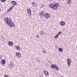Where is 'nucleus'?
<instances>
[{
    "instance_id": "f257e3e1",
    "label": "nucleus",
    "mask_w": 77,
    "mask_h": 77,
    "mask_svg": "<svg viewBox=\"0 0 77 77\" xmlns=\"http://www.w3.org/2000/svg\"><path fill=\"white\" fill-rule=\"evenodd\" d=\"M4 21L10 27H15L14 23L12 22L10 18L7 17H5Z\"/></svg>"
},
{
    "instance_id": "f03ea898",
    "label": "nucleus",
    "mask_w": 77,
    "mask_h": 77,
    "mask_svg": "<svg viewBox=\"0 0 77 77\" xmlns=\"http://www.w3.org/2000/svg\"><path fill=\"white\" fill-rule=\"evenodd\" d=\"M39 15L41 16V17H44L45 18H48L50 17V14L47 13H44L43 11H42L39 13Z\"/></svg>"
},
{
    "instance_id": "7ed1b4c3",
    "label": "nucleus",
    "mask_w": 77,
    "mask_h": 77,
    "mask_svg": "<svg viewBox=\"0 0 77 77\" xmlns=\"http://www.w3.org/2000/svg\"><path fill=\"white\" fill-rule=\"evenodd\" d=\"M49 7L51 9H53L55 10H56L57 8V6H59V4L58 3H56L55 4H51L49 5Z\"/></svg>"
},
{
    "instance_id": "20e7f679",
    "label": "nucleus",
    "mask_w": 77,
    "mask_h": 77,
    "mask_svg": "<svg viewBox=\"0 0 77 77\" xmlns=\"http://www.w3.org/2000/svg\"><path fill=\"white\" fill-rule=\"evenodd\" d=\"M51 67L53 69L55 68V69H56L57 71H59V67L57 66H56L54 64H52L51 66Z\"/></svg>"
},
{
    "instance_id": "39448f33",
    "label": "nucleus",
    "mask_w": 77,
    "mask_h": 77,
    "mask_svg": "<svg viewBox=\"0 0 77 77\" xmlns=\"http://www.w3.org/2000/svg\"><path fill=\"white\" fill-rule=\"evenodd\" d=\"M67 65H68L69 67V66H71V59H68L67 60Z\"/></svg>"
},
{
    "instance_id": "423d86ee",
    "label": "nucleus",
    "mask_w": 77,
    "mask_h": 77,
    "mask_svg": "<svg viewBox=\"0 0 77 77\" xmlns=\"http://www.w3.org/2000/svg\"><path fill=\"white\" fill-rule=\"evenodd\" d=\"M31 10L30 9L28 8L27 9V12L29 16L32 15V13L31 12Z\"/></svg>"
},
{
    "instance_id": "0eeeda50",
    "label": "nucleus",
    "mask_w": 77,
    "mask_h": 77,
    "mask_svg": "<svg viewBox=\"0 0 77 77\" xmlns=\"http://www.w3.org/2000/svg\"><path fill=\"white\" fill-rule=\"evenodd\" d=\"M16 56L17 57H21V54L19 52H17L16 54Z\"/></svg>"
},
{
    "instance_id": "6e6552de",
    "label": "nucleus",
    "mask_w": 77,
    "mask_h": 77,
    "mask_svg": "<svg viewBox=\"0 0 77 77\" xmlns=\"http://www.w3.org/2000/svg\"><path fill=\"white\" fill-rule=\"evenodd\" d=\"M44 74H45L46 76H48L49 75V73L48 72V71L46 70L44 71Z\"/></svg>"
},
{
    "instance_id": "1a4fd4ad",
    "label": "nucleus",
    "mask_w": 77,
    "mask_h": 77,
    "mask_svg": "<svg viewBox=\"0 0 77 77\" xmlns=\"http://www.w3.org/2000/svg\"><path fill=\"white\" fill-rule=\"evenodd\" d=\"M65 23L64 21H61L60 22V25L61 26H65Z\"/></svg>"
},
{
    "instance_id": "9d476101",
    "label": "nucleus",
    "mask_w": 77,
    "mask_h": 77,
    "mask_svg": "<svg viewBox=\"0 0 77 77\" xmlns=\"http://www.w3.org/2000/svg\"><path fill=\"white\" fill-rule=\"evenodd\" d=\"M1 65H4V64H5V63H6V60H2L1 61Z\"/></svg>"
},
{
    "instance_id": "9b49d317",
    "label": "nucleus",
    "mask_w": 77,
    "mask_h": 77,
    "mask_svg": "<svg viewBox=\"0 0 77 77\" xmlns=\"http://www.w3.org/2000/svg\"><path fill=\"white\" fill-rule=\"evenodd\" d=\"M16 49H17L18 51L21 50V48L19 46H17L15 47Z\"/></svg>"
},
{
    "instance_id": "f8f14e48",
    "label": "nucleus",
    "mask_w": 77,
    "mask_h": 77,
    "mask_svg": "<svg viewBox=\"0 0 77 77\" xmlns=\"http://www.w3.org/2000/svg\"><path fill=\"white\" fill-rule=\"evenodd\" d=\"M31 4L32 5V6H34V7L36 6V3L33 2H32Z\"/></svg>"
},
{
    "instance_id": "ddd939ff",
    "label": "nucleus",
    "mask_w": 77,
    "mask_h": 77,
    "mask_svg": "<svg viewBox=\"0 0 77 77\" xmlns=\"http://www.w3.org/2000/svg\"><path fill=\"white\" fill-rule=\"evenodd\" d=\"M9 45L10 46H12L13 45V42H8Z\"/></svg>"
},
{
    "instance_id": "4468645a",
    "label": "nucleus",
    "mask_w": 77,
    "mask_h": 77,
    "mask_svg": "<svg viewBox=\"0 0 77 77\" xmlns=\"http://www.w3.org/2000/svg\"><path fill=\"white\" fill-rule=\"evenodd\" d=\"M12 4L13 5H14V6H16V5H17V2H16L13 1H12Z\"/></svg>"
},
{
    "instance_id": "2eb2a0df",
    "label": "nucleus",
    "mask_w": 77,
    "mask_h": 77,
    "mask_svg": "<svg viewBox=\"0 0 77 77\" xmlns=\"http://www.w3.org/2000/svg\"><path fill=\"white\" fill-rule=\"evenodd\" d=\"M71 0H68L67 1V3L68 5H71Z\"/></svg>"
},
{
    "instance_id": "dca6fc26",
    "label": "nucleus",
    "mask_w": 77,
    "mask_h": 77,
    "mask_svg": "<svg viewBox=\"0 0 77 77\" xmlns=\"http://www.w3.org/2000/svg\"><path fill=\"white\" fill-rule=\"evenodd\" d=\"M39 34L41 35H44V31H40V32L39 33Z\"/></svg>"
},
{
    "instance_id": "f3484780",
    "label": "nucleus",
    "mask_w": 77,
    "mask_h": 77,
    "mask_svg": "<svg viewBox=\"0 0 77 77\" xmlns=\"http://www.w3.org/2000/svg\"><path fill=\"white\" fill-rule=\"evenodd\" d=\"M13 63H10L9 64V66L10 67H12V66H13Z\"/></svg>"
},
{
    "instance_id": "a211bd4d",
    "label": "nucleus",
    "mask_w": 77,
    "mask_h": 77,
    "mask_svg": "<svg viewBox=\"0 0 77 77\" xmlns=\"http://www.w3.org/2000/svg\"><path fill=\"white\" fill-rule=\"evenodd\" d=\"M58 50L59 51H60V52H61V51H62L63 49L62 48H58Z\"/></svg>"
},
{
    "instance_id": "6ab92c4d",
    "label": "nucleus",
    "mask_w": 77,
    "mask_h": 77,
    "mask_svg": "<svg viewBox=\"0 0 77 77\" xmlns=\"http://www.w3.org/2000/svg\"><path fill=\"white\" fill-rule=\"evenodd\" d=\"M58 37H59V35L57 34L55 36V39H57Z\"/></svg>"
},
{
    "instance_id": "aec40b11",
    "label": "nucleus",
    "mask_w": 77,
    "mask_h": 77,
    "mask_svg": "<svg viewBox=\"0 0 77 77\" xmlns=\"http://www.w3.org/2000/svg\"><path fill=\"white\" fill-rule=\"evenodd\" d=\"M14 8V5H12L10 8L12 10Z\"/></svg>"
},
{
    "instance_id": "412c9836",
    "label": "nucleus",
    "mask_w": 77,
    "mask_h": 77,
    "mask_svg": "<svg viewBox=\"0 0 77 77\" xmlns=\"http://www.w3.org/2000/svg\"><path fill=\"white\" fill-rule=\"evenodd\" d=\"M1 2L4 3L5 2H6V0H0Z\"/></svg>"
},
{
    "instance_id": "4be33fe9",
    "label": "nucleus",
    "mask_w": 77,
    "mask_h": 77,
    "mask_svg": "<svg viewBox=\"0 0 77 77\" xmlns=\"http://www.w3.org/2000/svg\"><path fill=\"white\" fill-rule=\"evenodd\" d=\"M12 10L10 8L9 9L8 11H7V12H9Z\"/></svg>"
},
{
    "instance_id": "5701e85b",
    "label": "nucleus",
    "mask_w": 77,
    "mask_h": 77,
    "mask_svg": "<svg viewBox=\"0 0 77 77\" xmlns=\"http://www.w3.org/2000/svg\"><path fill=\"white\" fill-rule=\"evenodd\" d=\"M61 33H62V32H59L58 33V35H60V34H61Z\"/></svg>"
},
{
    "instance_id": "b1692460",
    "label": "nucleus",
    "mask_w": 77,
    "mask_h": 77,
    "mask_svg": "<svg viewBox=\"0 0 77 77\" xmlns=\"http://www.w3.org/2000/svg\"><path fill=\"white\" fill-rule=\"evenodd\" d=\"M43 53H46V51L45 50H43L42 51Z\"/></svg>"
},
{
    "instance_id": "393cba45",
    "label": "nucleus",
    "mask_w": 77,
    "mask_h": 77,
    "mask_svg": "<svg viewBox=\"0 0 77 77\" xmlns=\"http://www.w3.org/2000/svg\"><path fill=\"white\" fill-rule=\"evenodd\" d=\"M37 60L38 62H39V63H40L41 62V61L40 60Z\"/></svg>"
},
{
    "instance_id": "a878e982",
    "label": "nucleus",
    "mask_w": 77,
    "mask_h": 77,
    "mask_svg": "<svg viewBox=\"0 0 77 77\" xmlns=\"http://www.w3.org/2000/svg\"><path fill=\"white\" fill-rule=\"evenodd\" d=\"M8 77V75H5L4 77Z\"/></svg>"
},
{
    "instance_id": "bb28decb",
    "label": "nucleus",
    "mask_w": 77,
    "mask_h": 77,
    "mask_svg": "<svg viewBox=\"0 0 77 77\" xmlns=\"http://www.w3.org/2000/svg\"><path fill=\"white\" fill-rule=\"evenodd\" d=\"M37 38H39V35H37Z\"/></svg>"
},
{
    "instance_id": "cd10ccee",
    "label": "nucleus",
    "mask_w": 77,
    "mask_h": 77,
    "mask_svg": "<svg viewBox=\"0 0 77 77\" xmlns=\"http://www.w3.org/2000/svg\"><path fill=\"white\" fill-rule=\"evenodd\" d=\"M21 41H23V38H21Z\"/></svg>"
},
{
    "instance_id": "c85d7f7f",
    "label": "nucleus",
    "mask_w": 77,
    "mask_h": 77,
    "mask_svg": "<svg viewBox=\"0 0 77 77\" xmlns=\"http://www.w3.org/2000/svg\"><path fill=\"white\" fill-rule=\"evenodd\" d=\"M1 11V8H0V12Z\"/></svg>"
},
{
    "instance_id": "c756f323",
    "label": "nucleus",
    "mask_w": 77,
    "mask_h": 77,
    "mask_svg": "<svg viewBox=\"0 0 77 77\" xmlns=\"http://www.w3.org/2000/svg\"><path fill=\"white\" fill-rule=\"evenodd\" d=\"M49 1H51V0H48Z\"/></svg>"
},
{
    "instance_id": "7c9ffc66",
    "label": "nucleus",
    "mask_w": 77,
    "mask_h": 77,
    "mask_svg": "<svg viewBox=\"0 0 77 77\" xmlns=\"http://www.w3.org/2000/svg\"><path fill=\"white\" fill-rule=\"evenodd\" d=\"M7 77H9V76H8V75H7Z\"/></svg>"
},
{
    "instance_id": "2f4dec72",
    "label": "nucleus",
    "mask_w": 77,
    "mask_h": 77,
    "mask_svg": "<svg viewBox=\"0 0 77 77\" xmlns=\"http://www.w3.org/2000/svg\"><path fill=\"white\" fill-rule=\"evenodd\" d=\"M55 47H56V46H55Z\"/></svg>"
}]
</instances>
